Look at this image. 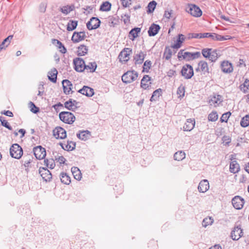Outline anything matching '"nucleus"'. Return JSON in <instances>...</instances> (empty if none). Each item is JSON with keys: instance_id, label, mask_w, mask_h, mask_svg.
<instances>
[{"instance_id": "obj_43", "label": "nucleus", "mask_w": 249, "mask_h": 249, "mask_svg": "<svg viewBox=\"0 0 249 249\" xmlns=\"http://www.w3.org/2000/svg\"><path fill=\"white\" fill-rule=\"evenodd\" d=\"M161 89H160L155 90L150 98V101L153 102L156 101L158 99L159 97L161 95Z\"/></svg>"}, {"instance_id": "obj_1", "label": "nucleus", "mask_w": 249, "mask_h": 249, "mask_svg": "<svg viewBox=\"0 0 249 249\" xmlns=\"http://www.w3.org/2000/svg\"><path fill=\"white\" fill-rule=\"evenodd\" d=\"M201 53L204 57L212 62H215L219 57L217 50L210 48L203 49Z\"/></svg>"}, {"instance_id": "obj_23", "label": "nucleus", "mask_w": 249, "mask_h": 249, "mask_svg": "<svg viewBox=\"0 0 249 249\" xmlns=\"http://www.w3.org/2000/svg\"><path fill=\"white\" fill-rule=\"evenodd\" d=\"M78 92L87 97H91L94 94L93 89L88 86H84L82 89L78 90Z\"/></svg>"}, {"instance_id": "obj_42", "label": "nucleus", "mask_w": 249, "mask_h": 249, "mask_svg": "<svg viewBox=\"0 0 249 249\" xmlns=\"http://www.w3.org/2000/svg\"><path fill=\"white\" fill-rule=\"evenodd\" d=\"M88 51V49L86 46H85L84 45H80L78 48V50H77L78 55L79 56L84 55L87 53Z\"/></svg>"}, {"instance_id": "obj_13", "label": "nucleus", "mask_w": 249, "mask_h": 249, "mask_svg": "<svg viewBox=\"0 0 249 249\" xmlns=\"http://www.w3.org/2000/svg\"><path fill=\"white\" fill-rule=\"evenodd\" d=\"M33 152L36 158L38 160L44 159L46 155L45 149L41 146H37L35 147L33 149Z\"/></svg>"}, {"instance_id": "obj_11", "label": "nucleus", "mask_w": 249, "mask_h": 249, "mask_svg": "<svg viewBox=\"0 0 249 249\" xmlns=\"http://www.w3.org/2000/svg\"><path fill=\"white\" fill-rule=\"evenodd\" d=\"M233 207L237 210L241 209L245 203V200L241 196H235L231 200Z\"/></svg>"}, {"instance_id": "obj_52", "label": "nucleus", "mask_w": 249, "mask_h": 249, "mask_svg": "<svg viewBox=\"0 0 249 249\" xmlns=\"http://www.w3.org/2000/svg\"><path fill=\"white\" fill-rule=\"evenodd\" d=\"M241 125L243 127H247L249 125V115H247L244 117L240 122Z\"/></svg>"}, {"instance_id": "obj_33", "label": "nucleus", "mask_w": 249, "mask_h": 249, "mask_svg": "<svg viewBox=\"0 0 249 249\" xmlns=\"http://www.w3.org/2000/svg\"><path fill=\"white\" fill-rule=\"evenodd\" d=\"M119 18L117 16H110L108 18V24L110 27H115L118 24Z\"/></svg>"}, {"instance_id": "obj_27", "label": "nucleus", "mask_w": 249, "mask_h": 249, "mask_svg": "<svg viewBox=\"0 0 249 249\" xmlns=\"http://www.w3.org/2000/svg\"><path fill=\"white\" fill-rule=\"evenodd\" d=\"M145 55V54L143 53V52L142 51H140L138 53H137L134 57L135 63L136 64H142L144 60Z\"/></svg>"}, {"instance_id": "obj_45", "label": "nucleus", "mask_w": 249, "mask_h": 249, "mask_svg": "<svg viewBox=\"0 0 249 249\" xmlns=\"http://www.w3.org/2000/svg\"><path fill=\"white\" fill-rule=\"evenodd\" d=\"M111 5L108 1L104 2L100 6V10L102 11H108L111 9Z\"/></svg>"}, {"instance_id": "obj_61", "label": "nucleus", "mask_w": 249, "mask_h": 249, "mask_svg": "<svg viewBox=\"0 0 249 249\" xmlns=\"http://www.w3.org/2000/svg\"><path fill=\"white\" fill-rule=\"evenodd\" d=\"M122 4L124 7H127L131 4V0H121Z\"/></svg>"}, {"instance_id": "obj_32", "label": "nucleus", "mask_w": 249, "mask_h": 249, "mask_svg": "<svg viewBox=\"0 0 249 249\" xmlns=\"http://www.w3.org/2000/svg\"><path fill=\"white\" fill-rule=\"evenodd\" d=\"M71 173L74 178L77 180H80L82 178V174L79 169L76 167H72L71 169Z\"/></svg>"}, {"instance_id": "obj_15", "label": "nucleus", "mask_w": 249, "mask_h": 249, "mask_svg": "<svg viewBox=\"0 0 249 249\" xmlns=\"http://www.w3.org/2000/svg\"><path fill=\"white\" fill-rule=\"evenodd\" d=\"M100 23V20L97 18L92 17L87 23V28L89 30L96 29L99 27Z\"/></svg>"}, {"instance_id": "obj_56", "label": "nucleus", "mask_w": 249, "mask_h": 249, "mask_svg": "<svg viewBox=\"0 0 249 249\" xmlns=\"http://www.w3.org/2000/svg\"><path fill=\"white\" fill-rule=\"evenodd\" d=\"M152 63L150 61L146 60L144 62L143 66V71L148 72L150 69Z\"/></svg>"}, {"instance_id": "obj_14", "label": "nucleus", "mask_w": 249, "mask_h": 249, "mask_svg": "<svg viewBox=\"0 0 249 249\" xmlns=\"http://www.w3.org/2000/svg\"><path fill=\"white\" fill-rule=\"evenodd\" d=\"M53 135L57 139H63L67 136L66 131L63 128L57 126L53 130Z\"/></svg>"}, {"instance_id": "obj_51", "label": "nucleus", "mask_w": 249, "mask_h": 249, "mask_svg": "<svg viewBox=\"0 0 249 249\" xmlns=\"http://www.w3.org/2000/svg\"><path fill=\"white\" fill-rule=\"evenodd\" d=\"M209 121L215 122L218 119V114L216 111H212L210 113L208 117Z\"/></svg>"}, {"instance_id": "obj_17", "label": "nucleus", "mask_w": 249, "mask_h": 249, "mask_svg": "<svg viewBox=\"0 0 249 249\" xmlns=\"http://www.w3.org/2000/svg\"><path fill=\"white\" fill-rule=\"evenodd\" d=\"M39 173L43 179L46 181H49L52 179V175L50 171L46 168L40 167L39 169Z\"/></svg>"}, {"instance_id": "obj_50", "label": "nucleus", "mask_w": 249, "mask_h": 249, "mask_svg": "<svg viewBox=\"0 0 249 249\" xmlns=\"http://www.w3.org/2000/svg\"><path fill=\"white\" fill-rule=\"evenodd\" d=\"M213 222V219L212 217L205 218L202 222V225L204 227H206L209 225H211Z\"/></svg>"}, {"instance_id": "obj_8", "label": "nucleus", "mask_w": 249, "mask_h": 249, "mask_svg": "<svg viewBox=\"0 0 249 249\" xmlns=\"http://www.w3.org/2000/svg\"><path fill=\"white\" fill-rule=\"evenodd\" d=\"M132 50L130 48H124L119 53L118 58L122 63H126L127 62L130 57V54H131Z\"/></svg>"}, {"instance_id": "obj_6", "label": "nucleus", "mask_w": 249, "mask_h": 249, "mask_svg": "<svg viewBox=\"0 0 249 249\" xmlns=\"http://www.w3.org/2000/svg\"><path fill=\"white\" fill-rule=\"evenodd\" d=\"M186 11L194 17H200L202 12L199 7L195 4H189L186 7Z\"/></svg>"}, {"instance_id": "obj_47", "label": "nucleus", "mask_w": 249, "mask_h": 249, "mask_svg": "<svg viewBox=\"0 0 249 249\" xmlns=\"http://www.w3.org/2000/svg\"><path fill=\"white\" fill-rule=\"evenodd\" d=\"M45 164L50 169H53L55 166L54 160L52 159H46L44 160Z\"/></svg>"}, {"instance_id": "obj_63", "label": "nucleus", "mask_w": 249, "mask_h": 249, "mask_svg": "<svg viewBox=\"0 0 249 249\" xmlns=\"http://www.w3.org/2000/svg\"><path fill=\"white\" fill-rule=\"evenodd\" d=\"M172 11H173L172 10H170L169 11H165L164 12V17L168 19H169L171 16L172 14Z\"/></svg>"}, {"instance_id": "obj_4", "label": "nucleus", "mask_w": 249, "mask_h": 249, "mask_svg": "<svg viewBox=\"0 0 249 249\" xmlns=\"http://www.w3.org/2000/svg\"><path fill=\"white\" fill-rule=\"evenodd\" d=\"M59 116L61 121L68 124H72L75 120L74 115L72 113L68 111L60 112Z\"/></svg>"}, {"instance_id": "obj_29", "label": "nucleus", "mask_w": 249, "mask_h": 249, "mask_svg": "<svg viewBox=\"0 0 249 249\" xmlns=\"http://www.w3.org/2000/svg\"><path fill=\"white\" fill-rule=\"evenodd\" d=\"M150 77L147 75H144L141 80V86L143 89H147L149 87V85L151 84L150 82Z\"/></svg>"}, {"instance_id": "obj_40", "label": "nucleus", "mask_w": 249, "mask_h": 249, "mask_svg": "<svg viewBox=\"0 0 249 249\" xmlns=\"http://www.w3.org/2000/svg\"><path fill=\"white\" fill-rule=\"evenodd\" d=\"M77 26V21L70 20L68 23L67 30L68 31H71L74 30Z\"/></svg>"}, {"instance_id": "obj_20", "label": "nucleus", "mask_w": 249, "mask_h": 249, "mask_svg": "<svg viewBox=\"0 0 249 249\" xmlns=\"http://www.w3.org/2000/svg\"><path fill=\"white\" fill-rule=\"evenodd\" d=\"M196 70L201 71L204 74L208 73L209 69L208 63L205 61H200L198 64V67Z\"/></svg>"}, {"instance_id": "obj_18", "label": "nucleus", "mask_w": 249, "mask_h": 249, "mask_svg": "<svg viewBox=\"0 0 249 249\" xmlns=\"http://www.w3.org/2000/svg\"><path fill=\"white\" fill-rule=\"evenodd\" d=\"M86 37L85 32H74L72 37L71 40L74 43H78L85 39Z\"/></svg>"}, {"instance_id": "obj_2", "label": "nucleus", "mask_w": 249, "mask_h": 249, "mask_svg": "<svg viewBox=\"0 0 249 249\" xmlns=\"http://www.w3.org/2000/svg\"><path fill=\"white\" fill-rule=\"evenodd\" d=\"M201 53L200 52H197L195 53H190L185 52L184 50H181L178 54V58L179 60L185 59L187 61L193 60L200 57Z\"/></svg>"}, {"instance_id": "obj_35", "label": "nucleus", "mask_w": 249, "mask_h": 249, "mask_svg": "<svg viewBox=\"0 0 249 249\" xmlns=\"http://www.w3.org/2000/svg\"><path fill=\"white\" fill-rule=\"evenodd\" d=\"M13 37V36L12 35L9 36L2 42V43L0 44V51L3 49H5L10 44Z\"/></svg>"}, {"instance_id": "obj_24", "label": "nucleus", "mask_w": 249, "mask_h": 249, "mask_svg": "<svg viewBox=\"0 0 249 249\" xmlns=\"http://www.w3.org/2000/svg\"><path fill=\"white\" fill-rule=\"evenodd\" d=\"M195 125V121L194 119H187L183 126V130L190 131L192 130Z\"/></svg>"}, {"instance_id": "obj_57", "label": "nucleus", "mask_w": 249, "mask_h": 249, "mask_svg": "<svg viewBox=\"0 0 249 249\" xmlns=\"http://www.w3.org/2000/svg\"><path fill=\"white\" fill-rule=\"evenodd\" d=\"M231 114V113L230 112L224 113L220 118V121L221 122H227Z\"/></svg>"}, {"instance_id": "obj_54", "label": "nucleus", "mask_w": 249, "mask_h": 249, "mask_svg": "<svg viewBox=\"0 0 249 249\" xmlns=\"http://www.w3.org/2000/svg\"><path fill=\"white\" fill-rule=\"evenodd\" d=\"M172 54V50L166 47L165 49L164 52V57H165L166 60H169L171 58Z\"/></svg>"}, {"instance_id": "obj_7", "label": "nucleus", "mask_w": 249, "mask_h": 249, "mask_svg": "<svg viewBox=\"0 0 249 249\" xmlns=\"http://www.w3.org/2000/svg\"><path fill=\"white\" fill-rule=\"evenodd\" d=\"M203 38H211L213 40L222 41L230 38L229 36H223L215 33H204Z\"/></svg>"}, {"instance_id": "obj_16", "label": "nucleus", "mask_w": 249, "mask_h": 249, "mask_svg": "<svg viewBox=\"0 0 249 249\" xmlns=\"http://www.w3.org/2000/svg\"><path fill=\"white\" fill-rule=\"evenodd\" d=\"M243 235V232L240 226L234 227L231 232V237L233 240H238Z\"/></svg>"}, {"instance_id": "obj_26", "label": "nucleus", "mask_w": 249, "mask_h": 249, "mask_svg": "<svg viewBox=\"0 0 249 249\" xmlns=\"http://www.w3.org/2000/svg\"><path fill=\"white\" fill-rule=\"evenodd\" d=\"M141 29L140 28L136 27L130 30L128 34L129 38L132 41L138 36V34L140 33Z\"/></svg>"}, {"instance_id": "obj_38", "label": "nucleus", "mask_w": 249, "mask_h": 249, "mask_svg": "<svg viewBox=\"0 0 249 249\" xmlns=\"http://www.w3.org/2000/svg\"><path fill=\"white\" fill-rule=\"evenodd\" d=\"M52 43L55 44V43L57 44V47L60 50V52L62 53H65L67 52V50L63 44L58 40L56 39H52Z\"/></svg>"}, {"instance_id": "obj_3", "label": "nucleus", "mask_w": 249, "mask_h": 249, "mask_svg": "<svg viewBox=\"0 0 249 249\" xmlns=\"http://www.w3.org/2000/svg\"><path fill=\"white\" fill-rule=\"evenodd\" d=\"M138 76V73L137 71H129L122 75V80L124 83H130L136 80Z\"/></svg>"}, {"instance_id": "obj_21", "label": "nucleus", "mask_w": 249, "mask_h": 249, "mask_svg": "<svg viewBox=\"0 0 249 249\" xmlns=\"http://www.w3.org/2000/svg\"><path fill=\"white\" fill-rule=\"evenodd\" d=\"M222 71L224 73H230L233 71V67L231 63L228 61H224L221 64Z\"/></svg>"}, {"instance_id": "obj_48", "label": "nucleus", "mask_w": 249, "mask_h": 249, "mask_svg": "<svg viewBox=\"0 0 249 249\" xmlns=\"http://www.w3.org/2000/svg\"><path fill=\"white\" fill-rule=\"evenodd\" d=\"M156 5H157V3L155 1L152 0V1H150L148 3V6H147L148 9L147 10V12L148 13H152L154 11V10H155Z\"/></svg>"}, {"instance_id": "obj_5", "label": "nucleus", "mask_w": 249, "mask_h": 249, "mask_svg": "<svg viewBox=\"0 0 249 249\" xmlns=\"http://www.w3.org/2000/svg\"><path fill=\"white\" fill-rule=\"evenodd\" d=\"M10 154L12 158L19 159L23 155L22 149L18 144H14L10 149Z\"/></svg>"}, {"instance_id": "obj_31", "label": "nucleus", "mask_w": 249, "mask_h": 249, "mask_svg": "<svg viewBox=\"0 0 249 249\" xmlns=\"http://www.w3.org/2000/svg\"><path fill=\"white\" fill-rule=\"evenodd\" d=\"M60 145L61 146L62 148L65 150L67 151H71L75 148V143L71 141H68L66 144H63L62 143H60Z\"/></svg>"}, {"instance_id": "obj_62", "label": "nucleus", "mask_w": 249, "mask_h": 249, "mask_svg": "<svg viewBox=\"0 0 249 249\" xmlns=\"http://www.w3.org/2000/svg\"><path fill=\"white\" fill-rule=\"evenodd\" d=\"M55 160L59 162L60 164L64 163L66 159L63 156H59L58 158H56Z\"/></svg>"}, {"instance_id": "obj_28", "label": "nucleus", "mask_w": 249, "mask_h": 249, "mask_svg": "<svg viewBox=\"0 0 249 249\" xmlns=\"http://www.w3.org/2000/svg\"><path fill=\"white\" fill-rule=\"evenodd\" d=\"M240 170L239 164L236 160L231 161L230 165V171L233 174L238 173Z\"/></svg>"}, {"instance_id": "obj_49", "label": "nucleus", "mask_w": 249, "mask_h": 249, "mask_svg": "<svg viewBox=\"0 0 249 249\" xmlns=\"http://www.w3.org/2000/svg\"><path fill=\"white\" fill-rule=\"evenodd\" d=\"M65 107L70 110L72 111L75 110V109L74 108V106L73 103L71 102V99H70L68 101H66L64 104Z\"/></svg>"}, {"instance_id": "obj_36", "label": "nucleus", "mask_w": 249, "mask_h": 249, "mask_svg": "<svg viewBox=\"0 0 249 249\" xmlns=\"http://www.w3.org/2000/svg\"><path fill=\"white\" fill-rule=\"evenodd\" d=\"M57 71L56 69H53L48 73L49 79L53 83H55L57 79Z\"/></svg>"}, {"instance_id": "obj_46", "label": "nucleus", "mask_w": 249, "mask_h": 249, "mask_svg": "<svg viewBox=\"0 0 249 249\" xmlns=\"http://www.w3.org/2000/svg\"><path fill=\"white\" fill-rule=\"evenodd\" d=\"M74 7L73 5H67L61 8L60 10L63 14L67 15L73 10Z\"/></svg>"}, {"instance_id": "obj_58", "label": "nucleus", "mask_w": 249, "mask_h": 249, "mask_svg": "<svg viewBox=\"0 0 249 249\" xmlns=\"http://www.w3.org/2000/svg\"><path fill=\"white\" fill-rule=\"evenodd\" d=\"M122 19L124 24H127L130 21V16L127 14H124L121 16Z\"/></svg>"}, {"instance_id": "obj_53", "label": "nucleus", "mask_w": 249, "mask_h": 249, "mask_svg": "<svg viewBox=\"0 0 249 249\" xmlns=\"http://www.w3.org/2000/svg\"><path fill=\"white\" fill-rule=\"evenodd\" d=\"M177 93L178 95V97L182 98L184 96L185 94V88L181 85L178 89Z\"/></svg>"}, {"instance_id": "obj_9", "label": "nucleus", "mask_w": 249, "mask_h": 249, "mask_svg": "<svg viewBox=\"0 0 249 249\" xmlns=\"http://www.w3.org/2000/svg\"><path fill=\"white\" fill-rule=\"evenodd\" d=\"M209 98L210 105L214 107L218 106L223 101L222 96L216 94H213L210 96Z\"/></svg>"}, {"instance_id": "obj_59", "label": "nucleus", "mask_w": 249, "mask_h": 249, "mask_svg": "<svg viewBox=\"0 0 249 249\" xmlns=\"http://www.w3.org/2000/svg\"><path fill=\"white\" fill-rule=\"evenodd\" d=\"M30 104L31 105V111L34 113H37L39 111L38 107H36L35 105L31 102H30Z\"/></svg>"}, {"instance_id": "obj_12", "label": "nucleus", "mask_w": 249, "mask_h": 249, "mask_svg": "<svg viewBox=\"0 0 249 249\" xmlns=\"http://www.w3.org/2000/svg\"><path fill=\"white\" fill-rule=\"evenodd\" d=\"M73 63L76 71L82 72L85 69V64L83 59L77 57L73 59Z\"/></svg>"}, {"instance_id": "obj_37", "label": "nucleus", "mask_w": 249, "mask_h": 249, "mask_svg": "<svg viewBox=\"0 0 249 249\" xmlns=\"http://www.w3.org/2000/svg\"><path fill=\"white\" fill-rule=\"evenodd\" d=\"M185 153L183 151H179L176 152L174 155L175 160L180 161L185 158Z\"/></svg>"}, {"instance_id": "obj_30", "label": "nucleus", "mask_w": 249, "mask_h": 249, "mask_svg": "<svg viewBox=\"0 0 249 249\" xmlns=\"http://www.w3.org/2000/svg\"><path fill=\"white\" fill-rule=\"evenodd\" d=\"M185 38V37L184 35L182 34H179L178 38L175 43L172 46V47L174 49L179 48L181 46L182 43L184 41Z\"/></svg>"}, {"instance_id": "obj_34", "label": "nucleus", "mask_w": 249, "mask_h": 249, "mask_svg": "<svg viewBox=\"0 0 249 249\" xmlns=\"http://www.w3.org/2000/svg\"><path fill=\"white\" fill-rule=\"evenodd\" d=\"M77 137L79 139L83 141H86L88 140L90 136V132L88 130L83 131L77 134Z\"/></svg>"}, {"instance_id": "obj_64", "label": "nucleus", "mask_w": 249, "mask_h": 249, "mask_svg": "<svg viewBox=\"0 0 249 249\" xmlns=\"http://www.w3.org/2000/svg\"><path fill=\"white\" fill-rule=\"evenodd\" d=\"M1 114H4L9 117H13V114L10 110L4 111L3 112H1Z\"/></svg>"}, {"instance_id": "obj_60", "label": "nucleus", "mask_w": 249, "mask_h": 249, "mask_svg": "<svg viewBox=\"0 0 249 249\" xmlns=\"http://www.w3.org/2000/svg\"><path fill=\"white\" fill-rule=\"evenodd\" d=\"M203 33H193L191 37L194 38H202Z\"/></svg>"}, {"instance_id": "obj_25", "label": "nucleus", "mask_w": 249, "mask_h": 249, "mask_svg": "<svg viewBox=\"0 0 249 249\" xmlns=\"http://www.w3.org/2000/svg\"><path fill=\"white\" fill-rule=\"evenodd\" d=\"M160 29V27L159 25L152 24L149 28L148 33L149 36H154L159 32Z\"/></svg>"}, {"instance_id": "obj_41", "label": "nucleus", "mask_w": 249, "mask_h": 249, "mask_svg": "<svg viewBox=\"0 0 249 249\" xmlns=\"http://www.w3.org/2000/svg\"><path fill=\"white\" fill-rule=\"evenodd\" d=\"M97 68V64L95 62L89 63L88 65H85V69L90 72L95 71Z\"/></svg>"}, {"instance_id": "obj_19", "label": "nucleus", "mask_w": 249, "mask_h": 249, "mask_svg": "<svg viewBox=\"0 0 249 249\" xmlns=\"http://www.w3.org/2000/svg\"><path fill=\"white\" fill-rule=\"evenodd\" d=\"M210 187L209 183L207 179L202 180L199 183L198 190L200 193H205Z\"/></svg>"}, {"instance_id": "obj_44", "label": "nucleus", "mask_w": 249, "mask_h": 249, "mask_svg": "<svg viewBox=\"0 0 249 249\" xmlns=\"http://www.w3.org/2000/svg\"><path fill=\"white\" fill-rule=\"evenodd\" d=\"M240 89L244 93L247 92L249 90V80L246 79L243 84L240 86Z\"/></svg>"}, {"instance_id": "obj_39", "label": "nucleus", "mask_w": 249, "mask_h": 249, "mask_svg": "<svg viewBox=\"0 0 249 249\" xmlns=\"http://www.w3.org/2000/svg\"><path fill=\"white\" fill-rule=\"evenodd\" d=\"M61 182L65 184H69L71 182L70 177L65 173H62L60 175Z\"/></svg>"}, {"instance_id": "obj_10", "label": "nucleus", "mask_w": 249, "mask_h": 249, "mask_svg": "<svg viewBox=\"0 0 249 249\" xmlns=\"http://www.w3.org/2000/svg\"><path fill=\"white\" fill-rule=\"evenodd\" d=\"M181 72L182 75L186 79H190L194 75L193 67L189 64H186L182 67Z\"/></svg>"}, {"instance_id": "obj_55", "label": "nucleus", "mask_w": 249, "mask_h": 249, "mask_svg": "<svg viewBox=\"0 0 249 249\" xmlns=\"http://www.w3.org/2000/svg\"><path fill=\"white\" fill-rule=\"evenodd\" d=\"M0 121L1 122V124L2 126L8 128L9 130H12V128L10 125L9 124L3 117H0Z\"/></svg>"}, {"instance_id": "obj_22", "label": "nucleus", "mask_w": 249, "mask_h": 249, "mask_svg": "<svg viewBox=\"0 0 249 249\" xmlns=\"http://www.w3.org/2000/svg\"><path fill=\"white\" fill-rule=\"evenodd\" d=\"M62 85L64 92L65 94H69L73 92V91L71 90L72 85L69 80H64L62 81Z\"/></svg>"}]
</instances>
